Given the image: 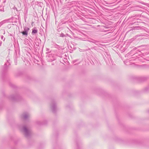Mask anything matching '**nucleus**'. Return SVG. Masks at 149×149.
<instances>
[{
    "label": "nucleus",
    "instance_id": "13",
    "mask_svg": "<svg viewBox=\"0 0 149 149\" xmlns=\"http://www.w3.org/2000/svg\"><path fill=\"white\" fill-rule=\"evenodd\" d=\"M7 21V20H3V21L0 22V27L2 25L6 23Z\"/></svg>",
    "mask_w": 149,
    "mask_h": 149
},
{
    "label": "nucleus",
    "instance_id": "32",
    "mask_svg": "<svg viewBox=\"0 0 149 149\" xmlns=\"http://www.w3.org/2000/svg\"><path fill=\"white\" fill-rule=\"evenodd\" d=\"M3 2V3H5L6 2V1H4Z\"/></svg>",
    "mask_w": 149,
    "mask_h": 149
},
{
    "label": "nucleus",
    "instance_id": "4",
    "mask_svg": "<svg viewBox=\"0 0 149 149\" xmlns=\"http://www.w3.org/2000/svg\"><path fill=\"white\" fill-rule=\"evenodd\" d=\"M50 108L52 112L55 113L57 110L56 103L54 100H52L50 104Z\"/></svg>",
    "mask_w": 149,
    "mask_h": 149
},
{
    "label": "nucleus",
    "instance_id": "9",
    "mask_svg": "<svg viewBox=\"0 0 149 149\" xmlns=\"http://www.w3.org/2000/svg\"><path fill=\"white\" fill-rule=\"evenodd\" d=\"M41 40L40 38H37L35 39V43L36 45L38 47L39 45L41 43Z\"/></svg>",
    "mask_w": 149,
    "mask_h": 149
},
{
    "label": "nucleus",
    "instance_id": "8",
    "mask_svg": "<svg viewBox=\"0 0 149 149\" xmlns=\"http://www.w3.org/2000/svg\"><path fill=\"white\" fill-rule=\"evenodd\" d=\"M47 120H45L42 122L40 121H37L36 122V123L38 125H46L47 124Z\"/></svg>",
    "mask_w": 149,
    "mask_h": 149
},
{
    "label": "nucleus",
    "instance_id": "26",
    "mask_svg": "<svg viewBox=\"0 0 149 149\" xmlns=\"http://www.w3.org/2000/svg\"><path fill=\"white\" fill-rule=\"evenodd\" d=\"M148 87H147V88H145V90L146 91H148Z\"/></svg>",
    "mask_w": 149,
    "mask_h": 149
},
{
    "label": "nucleus",
    "instance_id": "23",
    "mask_svg": "<svg viewBox=\"0 0 149 149\" xmlns=\"http://www.w3.org/2000/svg\"><path fill=\"white\" fill-rule=\"evenodd\" d=\"M11 149H17L15 146H13L11 148Z\"/></svg>",
    "mask_w": 149,
    "mask_h": 149
},
{
    "label": "nucleus",
    "instance_id": "29",
    "mask_svg": "<svg viewBox=\"0 0 149 149\" xmlns=\"http://www.w3.org/2000/svg\"><path fill=\"white\" fill-rule=\"evenodd\" d=\"M136 141L137 143H138L139 142L138 141Z\"/></svg>",
    "mask_w": 149,
    "mask_h": 149
},
{
    "label": "nucleus",
    "instance_id": "3",
    "mask_svg": "<svg viewBox=\"0 0 149 149\" xmlns=\"http://www.w3.org/2000/svg\"><path fill=\"white\" fill-rule=\"evenodd\" d=\"M10 60H7L4 66L3 67L1 72V76L2 78H3V76L5 75L6 72L8 69V66L10 65Z\"/></svg>",
    "mask_w": 149,
    "mask_h": 149
},
{
    "label": "nucleus",
    "instance_id": "10",
    "mask_svg": "<svg viewBox=\"0 0 149 149\" xmlns=\"http://www.w3.org/2000/svg\"><path fill=\"white\" fill-rule=\"evenodd\" d=\"M77 149H80L81 147L82 143L80 141H77L76 143Z\"/></svg>",
    "mask_w": 149,
    "mask_h": 149
},
{
    "label": "nucleus",
    "instance_id": "15",
    "mask_svg": "<svg viewBox=\"0 0 149 149\" xmlns=\"http://www.w3.org/2000/svg\"><path fill=\"white\" fill-rule=\"evenodd\" d=\"M10 86L13 88H15L16 86L11 83H9Z\"/></svg>",
    "mask_w": 149,
    "mask_h": 149
},
{
    "label": "nucleus",
    "instance_id": "28",
    "mask_svg": "<svg viewBox=\"0 0 149 149\" xmlns=\"http://www.w3.org/2000/svg\"><path fill=\"white\" fill-rule=\"evenodd\" d=\"M137 51H138V52H140V51H139L138 50H137Z\"/></svg>",
    "mask_w": 149,
    "mask_h": 149
},
{
    "label": "nucleus",
    "instance_id": "18",
    "mask_svg": "<svg viewBox=\"0 0 149 149\" xmlns=\"http://www.w3.org/2000/svg\"><path fill=\"white\" fill-rule=\"evenodd\" d=\"M60 37H65V35L63 33H62L61 34H60Z\"/></svg>",
    "mask_w": 149,
    "mask_h": 149
},
{
    "label": "nucleus",
    "instance_id": "21",
    "mask_svg": "<svg viewBox=\"0 0 149 149\" xmlns=\"http://www.w3.org/2000/svg\"><path fill=\"white\" fill-rule=\"evenodd\" d=\"M138 23V22H135L134 23H132V24H135L136 25H138V24H137Z\"/></svg>",
    "mask_w": 149,
    "mask_h": 149
},
{
    "label": "nucleus",
    "instance_id": "27",
    "mask_svg": "<svg viewBox=\"0 0 149 149\" xmlns=\"http://www.w3.org/2000/svg\"><path fill=\"white\" fill-rule=\"evenodd\" d=\"M78 60H75L74 61V63L75 62H76L77 61H78Z\"/></svg>",
    "mask_w": 149,
    "mask_h": 149
},
{
    "label": "nucleus",
    "instance_id": "2",
    "mask_svg": "<svg viewBox=\"0 0 149 149\" xmlns=\"http://www.w3.org/2000/svg\"><path fill=\"white\" fill-rule=\"evenodd\" d=\"M8 97L10 100L15 102L20 101L23 99L22 97L19 93H17L11 95Z\"/></svg>",
    "mask_w": 149,
    "mask_h": 149
},
{
    "label": "nucleus",
    "instance_id": "12",
    "mask_svg": "<svg viewBox=\"0 0 149 149\" xmlns=\"http://www.w3.org/2000/svg\"><path fill=\"white\" fill-rule=\"evenodd\" d=\"M92 42L95 43V44L98 46L101 45L98 41L93 40V41H92Z\"/></svg>",
    "mask_w": 149,
    "mask_h": 149
},
{
    "label": "nucleus",
    "instance_id": "1",
    "mask_svg": "<svg viewBox=\"0 0 149 149\" xmlns=\"http://www.w3.org/2000/svg\"><path fill=\"white\" fill-rule=\"evenodd\" d=\"M18 126L25 137L27 139H30L32 134L31 130L29 129L26 125H19Z\"/></svg>",
    "mask_w": 149,
    "mask_h": 149
},
{
    "label": "nucleus",
    "instance_id": "6",
    "mask_svg": "<svg viewBox=\"0 0 149 149\" xmlns=\"http://www.w3.org/2000/svg\"><path fill=\"white\" fill-rule=\"evenodd\" d=\"M29 30V28L26 26H24V31L21 32L23 36H28V31Z\"/></svg>",
    "mask_w": 149,
    "mask_h": 149
},
{
    "label": "nucleus",
    "instance_id": "24",
    "mask_svg": "<svg viewBox=\"0 0 149 149\" xmlns=\"http://www.w3.org/2000/svg\"><path fill=\"white\" fill-rule=\"evenodd\" d=\"M141 36V35H137L135 37L136 38H137V37H138Z\"/></svg>",
    "mask_w": 149,
    "mask_h": 149
},
{
    "label": "nucleus",
    "instance_id": "20",
    "mask_svg": "<svg viewBox=\"0 0 149 149\" xmlns=\"http://www.w3.org/2000/svg\"><path fill=\"white\" fill-rule=\"evenodd\" d=\"M137 52L136 53H135V54H134L133 56L134 57H135V56H136L137 57V58H139V57H138L137 56Z\"/></svg>",
    "mask_w": 149,
    "mask_h": 149
},
{
    "label": "nucleus",
    "instance_id": "7",
    "mask_svg": "<svg viewBox=\"0 0 149 149\" xmlns=\"http://www.w3.org/2000/svg\"><path fill=\"white\" fill-rule=\"evenodd\" d=\"M29 116V113L25 112L23 113L21 116V118L24 120H27Z\"/></svg>",
    "mask_w": 149,
    "mask_h": 149
},
{
    "label": "nucleus",
    "instance_id": "16",
    "mask_svg": "<svg viewBox=\"0 0 149 149\" xmlns=\"http://www.w3.org/2000/svg\"><path fill=\"white\" fill-rule=\"evenodd\" d=\"M3 107V104L2 102L0 101V110L2 109Z\"/></svg>",
    "mask_w": 149,
    "mask_h": 149
},
{
    "label": "nucleus",
    "instance_id": "5",
    "mask_svg": "<svg viewBox=\"0 0 149 149\" xmlns=\"http://www.w3.org/2000/svg\"><path fill=\"white\" fill-rule=\"evenodd\" d=\"M104 54L105 57H104V58L107 64L108 65L112 64V61L110 56L107 52H105Z\"/></svg>",
    "mask_w": 149,
    "mask_h": 149
},
{
    "label": "nucleus",
    "instance_id": "25",
    "mask_svg": "<svg viewBox=\"0 0 149 149\" xmlns=\"http://www.w3.org/2000/svg\"><path fill=\"white\" fill-rule=\"evenodd\" d=\"M2 43V42L1 41H0V46H1Z\"/></svg>",
    "mask_w": 149,
    "mask_h": 149
},
{
    "label": "nucleus",
    "instance_id": "19",
    "mask_svg": "<svg viewBox=\"0 0 149 149\" xmlns=\"http://www.w3.org/2000/svg\"><path fill=\"white\" fill-rule=\"evenodd\" d=\"M1 38L2 40H3V41H4L5 40V38H4V37L2 35L1 36Z\"/></svg>",
    "mask_w": 149,
    "mask_h": 149
},
{
    "label": "nucleus",
    "instance_id": "11",
    "mask_svg": "<svg viewBox=\"0 0 149 149\" xmlns=\"http://www.w3.org/2000/svg\"><path fill=\"white\" fill-rule=\"evenodd\" d=\"M38 33V30L36 27H34L32 29V35H34Z\"/></svg>",
    "mask_w": 149,
    "mask_h": 149
},
{
    "label": "nucleus",
    "instance_id": "31",
    "mask_svg": "<svg viewBox=\"0 0 149 149\" xmlns=\"http://www.w3.org/2000/svg\"><path fill=\"white\" fill-rule=\"evenodd\" d=\"M137 27H139V26H136V27H135V28H137Z\"/></svg>",
    "mask_w": 149,
    "mask_h": 149
},
{
    "label": "nucleus",
    "instance_id": "30",
    "mask_svg": "<svg viewBox=\"0 0 149 149\" xmlns=\"http://www.w3.org/2000/svg\"><path fill=\"white\" fill-rule=\"evenodd\" d=\"M5 31H4V33H3V34H5Z\"/></svg>",
    "mask_w": 149,
    "mask_h": 149
},
{
    "label": "nucleus",
    "instance_id": "33",
    "mask_svg": "<svg viewBox=\"0 0 149 149\" xmlns=\"http://www.w3.org/2000/svg\"><path fill=\"white\" fill-rule=\"evenodd\" d=\"M16 8V10L17 9V8Z\"/></svg>",
    "mask_w": 149,
    "mask_h": 149
},
{
    "label": "nucleus",
    "instance_id": "17",
    "mask_svg": "<svg viewBox=\"0 0 149 149\" xmlns=\"http://www.w3.org/2000/svg\"><path fill=\"white\" fill-rule=\"evenodd\" d=\"M140 80L141 81H144L146 80V78L144 77L140 78Z\"/></svg>",
    "mask_w": 149,
    "mask_h": 149
},
{
    "label": "nucleus",
    "instance_id": "22",
    "mask_svg": "<svg viewBox=\"0 0 149 149\" xmlns=\"http://www.w3.org/2000/svg\"><path fill=\"white\" fill-rule=\"evenodd\" d=\"M0 11H2V12H4V9L3 8H2V9H0Z\"/></svg>",
    "mask_w": 149,
    "mask_h": 149
},
{
    "label": "nucleus",
    "instance_id": "14",
    "mask_svg": "<svg viewBox=\"0 0 149 149\" xmlns=\"http://www.w3.org/2000/svg\"><path fill=\"white\" fill-rule=\"evenodd\" d=\"M22 74V73L21 72H18L16 74V76L17 77L21 75Z\"/></svg>",
    "mask_w": 149,
    "mask_h": 149
}]
</instances>
